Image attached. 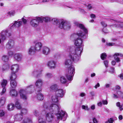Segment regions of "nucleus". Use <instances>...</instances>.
I'll return each mask as SVG.
<instances>
[{
	"mask_svg": "<svg viewBox=\"0 0 123 123\" xmlns=\"http://www.w3.org/2000/svg\"><path fill=\"white\" fill-rule=\"evenodd\" d=\"M65 49L67 52L68 55L64 62L65 66L66 68L73 66L72 65L73 62H78L80 60V56L79 55V57L78 58L75 55V54L72 53L70 50H68L66 48Z\"/></svg>",
	"mask_w": 123,
	"mask_h": 123,
	"instance_id": "3",
	"label": "nucleus"
},
{
	"mask_svg": "<svg viewBox=\"0 0 123 123\" xmlns=\"http://www.w3.org/2000/svg\"><path fill=\"white\" fill-rule=\"evenodd\" d=\"M92 120L94 123H97L98 122L97 119L95 117L93 118Z\"/></svg>",
	"mask_w": 123,
	"mask_h": 123,
	"instance_id": "58",
	"label": "nucleus"
},
{
	"mask_svg": "<svg viewBox=\"0 0 123 123\" xmlns=\"http://www.w3.org/2000/svg\"><path fill=\"white\" fill-rule=\"evenodd\" d=\"M14 106L13 104H8L7 106V108L8 110L11 111L13 110Z\"/></svg>",
	"mask_w": 123,
	"mask_h": 123,
	"instance_id": "32",
	"label": "nucleus"
},
{
	"mask_svg": "<svg viewBox=\"0 0 123 123\" xmlns=\"http://www.w3.org/2000/svg\"><path fill=\"white\" fill-rule=\"evenodd\" d=\"M119 107V109H120V111H122L123 110V105H120Z\"/></svg>",
	"mask_w": 123,
	"mask_h": 123,
	"instance_id": "60",
	"label": "nucleus"
},
{
	"mask_svg": "<svg viewBox=\"0 0 123 123\" xmlns=\"http://www.w3.org/2000/svg\"><path fill=\"white\" fill-rule=\"evenodd\" d=\"M90 17L92 18H94L96 16L94 14H91L90 15Z\"/></svg>",
	"mask_w": 123,
	"mask_h": 123,
	"instance_id": "63",
	"label": "nucleus"
},
{
	"mask_svg": "<svg viewBox=\"0 0 123 123\" xmlns=\"http://www.w3.org/2000/svg\"><path fill=\"white\" fill-rule=\"evenodd\" d=\"M15 119L17 121L22 120L23 117L22 115L20 114H18L14 116Z\"/></svg>",
	"mask_w": 123,
	"mask_h": 123,
	"instance_id": "24",
	"label": "nucleus"
},
{
	"mask_svg": "<svg viewBox=\"0 0 123 123\" xmlns=\"http://www.w3.org/2000/svg\"><path fill=\"white\" fill-rule=\"evenodd\" d=\"M44 76L45 78L47 79H49L53 77V75L51 73H47L45 74Z\"/></svg>",
	"mask_w": 123,
	"mask_h": 123,
	"instance_id": "27",
	"label": "nucleus"
},
{
	"mask_svg": "<svg viewBox=\"0 0 123 123\" xmlns=\"http://www.w3.org/2000/svg\"><path fill=\"white\" fill-rule=\"evenodd\" d=\"M53 21L55 22L56 24L58 22V20L57 19L54 18L53 19Z\"/></svg>",
	"mask_w": 123,
	"mask_h": 123,
	"instance_id": "61",
	"label": "nucleus"
},
{
	"mask_svg": "<svg viewBox=\"0 0 123 123\" xmlns=\"http://www.w3.org/2000/svg\"><path fill=\"white\" fill-rule=\"evenodd\" d=\"M21 112L22 115L25 114L27 112V110L25 108H23L21 109Z\"/></svg>",
	"mask_w": 123,
	"mask_h": 123,
	"instance_id": "42",
	"label": "nucleus"
},
{
	"mask_svg": "<svg viewBox=\"0 0 123 123\" xmlns=\"http://www.w3.org/2000/svg\"><path fill=\"white\" fill-rule=\"evenodd\" d=\"M34 115L36 116H37L39 115V113L38 111L37 110H35L34 111Z\"/></svg>",
	"mask_w": 123,
	"mask_h": 123,
	"instance_id": "53",
	"label": "nucleus"
},
{
	"mask_svg": "<svg viewBox=\"0 0 123 123\" xmlns=\"http://www.w3.org/2000/svg\"><path fill=\"white\" fill-rule=\"evenodd\" d=\"M114 26L118 28H123V23H118L117 24L114 25Z\"/></svg>",
	"mask_w": 123,
	"mask_h": 123,
	"instance_id": "38",
	"label": "nucleus"
},
{
	"mask_svg": "<svg viewBox=\"0 0 123 123\" xmlns=\"http://www.w3.org/2000/svg\"><path fill=\"white\" fill-rule=\"evenodd\" d=\"M22 21H15L13 23H12L10 25L11 27H18L20 26L22 24Z\"/></svg>",
	"mask_w": 123,
	"mask_h": 123,
	"instance_id": "17",
	"label": "nucleus"
},
{
	"mask_svg": "<svg viewBox=\"0 0 123 123\" xmlns=\"http://www.w3.org/2000/svg\"><path fill=\"white\" fill-rule=\"evenodd\" d=\"M10 95L12 96H16L18 95L17 92L14 89H12L10 91Z\"/></svg>",
	"mask_w": 123,
	"mask_h": 123,
	"instance_id": "28",
	"label": "nucleus"
},
{
	"mask_svg": "<svg viewBox=\"0 0 123 123\" xmlns=\"http://www.w3.org/2000/svg\"><path fill=\"white\" fill-rule=\"evenodd\" d=\"M14 42L13 40L12 39L9 40L7 43L6 46L8 49H11L14 46Z\"/></svg>",
	"mask_w": 123,
	"mask_h": 123,
	"instance_id": "16",
	"label": "nucleus"
},
{
	"mask_svg": "<svg viewBox=\"0 0 123 123\" xmlns=\"http://www.w3.org/2000/svg\"><path fill=\"white\" fill-rule=\"evenodd\" d=\"M31 119L27 117H24L22 121V123H32Z\"/></svg>",
	"mask_w": 123,
	"mask_h": 123,
	"instance_id": "20",
	"label": "nucleus"
},
{
	"mask_svg": "<svg viewBox=\"0 0 123 123\" xmlns=\"http://www.w3.org/2000/svg\"><path fill=\"white\" fill-rule=\"evenodd\" d=\"M11 35V33L7 30L2 31L0 34V43L1 42V39L3 41L6 40V38L9 37Z\"/></svg>",
	"mask_w": 123,
	"mask_h": 123,
	"instance_id": "6",
	"label": "nucleus"
},
{
	"mask_svg": "<svg viewBox=\"0 0 123 123\" xmlns=\"http://www.w3.org/2000/svg\"><path fill=\"white\" fill-rule=\"evenodd\" d=\"M19 93L20 98L24 100H26L28 98L27 92L25 90L21 89L19 92Z\"/></svg>",
	"mask_w": 123,
	"mask_h": 123,
	"instance_id": "10",
	"label": "nucleus"
},
{
	"mask_svg": "<svg viewBox=\"0 0 123 123\" xmlns=\"http://www.w3.org/2000/svg\"><path fill=\"white\" fill-rule=\"evenodd\" d=\"M5 114L4 111L3 110H0V117H2L4 116Z\"/></svg>",
	"mask_w": 123,
	"mask_h": 123,
	"instance_id": "43",
	"label": "nucleus"
},
{
	"mask_svg": "<svg viewBox=\"0 0 123 123\" xmlns=\"http://www.w3.org/2000/svg\"><path fill=\"white\" fill-rule=\"evenodd\" d=\"M41 92L38 91V92L37 91H36V93L37 95L36 97L39 100H42L43 99V95L41 93Z\"/></svg>",
	"mask_w": 123,
	"mask_h": 123,
	"instance_id": "21",
	"label": "nucleus"
},
{
	"mask_svg": "<svg viewBox=\"0 0 123 123\" xmlns=\"http://www.w3.org/2000/svg\"><path fill=\"white\" fill-rule=\"evenodd\" d=\"M117 94L119 96V98L121 97L123 99V92L120 91H119L117 92Z\"/></svg>",
	"mask_w": 123,
	"mask_h": 123,
	"instance_id": "45",
	"label": "nucleus"
},
{
	"mask_svg": "<svg viewBox=\"0 0 123 123\" xmlns=\"http://www.w3.org/2000/svg\"><path fill=\"white\" fill-rule=\"evenodd\" d=\"M7 15L10 16H14L15 14V12L14 11H11L8 12L7 13Z\"/></svg>",
	"mask_w": 123,
	"mask_h": 123,
	"instance_id": "37",
	"label": "nucleus"
},
{
	"mask_svg": "<svg viewBox=\"0 0 123 123\" xmlns=\"http://www.w3.org/2000/svg\"><path fill=\"white\" fill-rule=\"evenodd\" d=\"M22 20L24 24H25L27 23V21L24 18H22Z\"/></svg>",
	"mask_w": 123,
	"mask_h": 123,
	"instance_id": "52",
	"label": "nucleus"
},
{
	"mask_svg": "<svg viewBox=\"0 0 123 123\" xmlns=\"http://www.w3.org/2000/svg\"><path fill=\"white\" fill-rule=\"evenodd\" d=\"M14 57L15 59L18 62L22 61L23 59V55L20 53H17L14 55Z\"/></svg>",
	"mask_w": 123,
	"mask_h": 123,
	"instance_id": "14",
	"label": "nucleus"
},
{
	"mask_svg": "<svg viewBox=\"0 0 123 123\" xmlns=\"http://www.w3.org/2000/svg\"><path fill=\"white\" fill-rule=\"evenodd\" d=\"M114 121L113 119L112 118H110L108 120V121L110 123H112Z\"/></svg>",
	"mask_w": 123,
	"mask_h": 123,
	"instance_id": "50",
	"label": "nucleus"
},
{
	"mask_svg": "<svg viewBox=\"0 0 123 123\" xmlns=\"http://www.w3.org/2000/svg\"><path fill=\"white\" fill-rule=\"evenodd\" d=\"M114 68L113 67H111L110 68V71L111 73H113L114 72Z\"/></svg>",
	"mask_w": 123,
	"mask_h": 123,
	"instance_id": "48",
	"label": "nucleus"
},
{
	"mask_svg": "<svg viewBox=\"0 0 123 123\" xmlns=\"http://www.w3.org/2000/svg\"><path fill=\"white\" fill-rule=\"evenodd\" d=\"M6 98L5 97H2L0 99V107L3 106L5 101Z\"/></svg>",
	"mask_w": 123,
	"mask_h": 123,
	"instance_id": "31",
	"label": "nucleus"
},
{
	"mask_svg": "<svg viewBox=\"0 0 123 123\" xmlns=\"http://www.w3.org/2000/svg\"><path fill=\"white\" fill-rule=\"evenodd\" d=\"M17 78V76L14 73H12V75L10 77V80L11 81L15 80Z\"/></svg>",
	"mask_w": 123,
	"mask_h": 123,
	"instance_id": "33",
	"label": "nucleus"
},
{
	"mask_svg": "<svg viewBox=\"0 0 123 123\" xmlns=\"http://www.w3.org/2000/svg\"><path fill=\"white\" fill-rule=\"evenodd\" d=\"M42 70L39 68H36L32 73L31 75L35 77L38 78L41 77Z\"/></svg>",
	"mask_w": 123,
	"mask_h": 123,
	"instance_id": "7",
	"label": "nucleus"
},
{
	"mask_svg": "<svg viewBox=\"0 0 123 123\" xmlns=\"http://www.w3.org/2000/svg\"><path fill=\"white\" fill-rule=\"evenodd\" d=\"M10 85L12 88H15L17 86V83L15 80H12L10 81Z\"/></svg>",
	"mask_w": 123,
	"mask_h": 123,
	"instance_id": "30",
	"label": "nucleus"
},
{
	"mask_svg": "<svg viewBox=\"0 0 123 123\" xmlns=\"http://www.w3.org/2000/svg\"><path fill=\"white\" fill-rule=\"evenodd\" d=\"M37 19L41 23H43V21L47 22L50 20V18L48 17H39V18H37Z\"/></svg>",
	"mask_w": 123,
	"mask_h": 123,
	"instance_id": "15",
	"label": "nucleus"
},
{
	"mask_svg": "<svg viewBox=\"0 0 123 123\" xmlns=\"http://www.w3.org/2000/svg\"><path fill=\"white\" fill-rule=\"evenodd\" d=\"M39 123H46V122L42 118L39 117Z\"/></svg>",
	"mask_w": 123,
	"mask_h": 123,
	"instance_id": "44",
	"label": "nucleus"
},
{
	"mask_svg": "<svg viewBox=\"0 0 123 123\" xmlns=\"http://www.w3.org/2000/svg\"><path fill=\"white\" fill-rule=\"evenodd\" d=\"M34 86L33 85H30L26 87L25 89L27 90L28 88H34Z\"/></svg>",
	"mask_w": 123,
	"mask_h": 123,
	"instance_id": "49",
	"label": "nucleus"
},
{
	"mask_svg": "<svg viewBox=\"0 0 123 123\" xmlns=\"http://www.w3.org/2000/svg\"><path fill=\"white\" fill-rule=\"evenodd\" d=\"M56 95H53L52 97V100L53 102L55 103H56L58 102L59 100L58 98Z\"/></svg>",
	"mask_w": 123,
	"mask_h": 123,
	"instance_id": "29",
	"label": "nucleus"
},
{
	"mask_svg": "<svg viewBox=\"0 0 123 123\" xmlns=\"http://www.w3.org/2000/svg\"><path fill=\"white\" fill-rule=\"evenodd\" d=\"M67 68L68 69L66 71V76L68 80L71 81L73 80L75 68L73 66Z\"/></svg>",
	"mask_w": 123,
	"mask_h": 123,
	"instance_id": "4",
	"label": "nucleus"
},
{
	"mask_svg": "<svg viewBox=\"0 0 123 123\" xmlns=\"http://www.w3.org/2000/svg\"><path fill=\"white\" fill-rule=\"evenodd\" d=\"M75 24L77 27L83 30L85 33H88V31L87 29L85 27L83 24L79 23L77 22H75Z\"/></svg>",
	"mask_w": 123,
	"mask_h": 123,
	"instance_id": "13",
	"label": "nucleus"
},
{
	"mask_svg": "<svg viewBox=\"0 0 123 123\" xmlns=\"http://www.w3.org/2000/svg\"><path fill=\"white\" fill-rule=\"evenodd\" d=\"M44 108L48 109L50 112L46 113V120L48 122H50L54 118V114L55 115L58 119L65 121L67 117V113L60 109V106L58 104H52L49 106L48 104L44 103L43 106Z\"/></svg>",
	"mask_w": 123,
	"mask_h": 123,
	"instance_id": "1",
	"label": "nucleus"
},
{
	"mask_svg": "<svg viewBox=\"0 0 123 123\" xmlns=\"http://www.w3.org/2000/svg\"><path fill=\"white\" fill-rule=\"evenodd\" d=\"M108 21H110L112 22H116V21H115V20H114L112 18H110L108 19Z\"/></svg>",
	"mask_w": 123,
	"mask_h": 123,
	"instance_id": "54",
	"label": "nucleus"
},
{
	"mask_svg": "<svg viewBox=\"0 0 123 123\" xmlns=\"http://www.w3.org/2000/svg\"><path fill=\"white\" fill-rule=\"evenodd\" d=\"M2 59L4 62H7L9 60V57L8 56L4 55L2 58Z\"/></svg>",
	"mask_w": 123,
	"mask_h": 123,
	"instance_id": "35",
	"label": "nucleus"
},
{
	"mask_svg": "<svg viewBox=\"0 0 123 123\" xmlns=\"http://www.w3.org/2000/svg\"><path fill=\"white\" fill-rule=\"evenodd\" d=\"M117 55H115V54L113 55V57L115 60L117 62H120V60L119 57H117V56H116Z\"/></svg>",
	"mask_w": 123,
	"mask_h": 123,
	"instance_id": "40",
	"label": "nucleus"
},
{
	"mask_svg": "<svg viewBox=\"0 0 123 123\" xmlns=\"http://www.w3.org/2000/svg\"><path fill=\"white\" fill-rule=\"evenodd\" d=\"M15 106L18 109H20L21 108V106L19 104L18 100H16L15 101Z\"/></svg>",
	"mask_w": 123,
	"mask_h": 123,
	"instance_id": "34",
	"label": "nucleus"
},
{
	"mask_svg": "<svg viewBox=\"0 0 123 123\" xmlns=\"http://www.w3.org/2000/svg\"><path fill=\"white\" fill-rule=\"evenodd\" d=\"M101 24L102 26L105 27H106L107 26V25L104 22H101Z\"/></svg>",
	"mask_w": 123,
	"mask_h": 123,
	"instance_id": "55",
	"label": "nucleus"
},
{
	"mask_svg": "<svg viewBox=\"0 0 123 123\" xmlns=\"http://www.w3.org/2000/svg\"><path fill=\"white\" fill-rule=\"evenodd\" d=\"M38 17H36L35 18L31 20L30 21V24L31 26L33 27H36L39 25V24L40 22L37 19Z\"/></svg>",
	"mask_w": 123,
	"mask_h": 123,
	"instance_id": "8",
	"label": "nucleus"
},
{
	"mask_svg": "<svg viewBox=\"0 0 123 123\" xmlns=\"http://www.w3.org/2000/svg\"><path fill=\"white\" fill-rule=\"evenodd\" d=\"M7 83V81L6 80L4 79L1 83L2 87L3 88L2 91L0 92V95H2L6 92V90L5 88L6 86Z\"/></svg>",
	"mask_w": 123,
	"mask_h": 123,
	"instance_id": "12",
	"label": "nucleus"
},
{
	"mask_svg": "<svg viewBox=\"0 0 123 123\" xmlns=\"http://www.w3.org/2000/svg\"><path fill=\"white\" fill-rule=\"evenodd\" d=\"M19 66L18 65L15 64L13 65L11 67V70L13 72V73H16L17 72L18 70Z\"/></svg>",
	"mask_w": 123,
	"mask_h": 123,
	"instance_id": "19",
	"label": "nucleus"
},
{
	"mask_svg": "<svg viewBox=\"0 0 123 123\" xmlns=\"http://www.w3.org/2000/svg\"><path fill=\"white\" fill-rule=\"evenodd\" d=\"M102 102L104 105H107L108 104L107 101L106 100H103Z\"/></svg>",
	"mask_w": 123,
	"mask_h": 123,
	"instance_id": "57",
	"label": "nucleus"
},
{
	"mask_svg": "<svg viewBox=\"0 0 123 123\" xmlns=\"http://www.w3.org/2000/svg\"><path fill=\"white\" fill-rule=\"evenodd\" d=\"M104 64L105 67L107 68L108 67V62L107 61H105L104 62Z\"/></svg>",
	"mask_w": 123,
	"mask_h": 123,
	"instance_id": "47",
	"label": "nucleus"
},
{
	"mask_svg": "<svg viewBox=\"0 0 123 123\" xmlns=\"http://www.w3.org/2000/svg\"><path fill=\"white\" fill-rule=\"evenodd\" d=\"M60 80L61 82L63 84L67 82V80L64 76H61L60 77Z\"/></svg>",
	"mask_w": 123,
	"mask_h": 123,
	"instance_id": "36",
	"label": "nucleus"
},
{
	"mask_svg": "<svg viewBox=\"0 0 123 123\" xmlns=\"http://www.w3.org/2000/svg\"><path fill=\"white\" fill-rule=\"evenodd\" d=\"M106 54L105 53H104L101 54L100 57L102 59L104 60L106 58Z\"/></svg>",
	"mask_w": 123,
	"mask_h": 123,
	"instance_id": "41",
	"label": "nucleus"
},
{
	"mask_svg": "<svg viewBox=\"0 0 123 123\" xmlns=\"http://www.w3.org/2000/svg\"><path fill=\"white\" fill-rule=\"evenodd\" d=\"M81 107L85 111H89L90 110V108L88 107L87 105H82Z\"/></svg>",
	"mask_w": 123,
	"mask_h": 123,
	"instance_id": "39",
	"label": "nucleus"
},
{
	"mask_svg": "<svg viewBox=\"0 0 123 123\" xmlns=\"http://www.w3.org/2000/svg\"><path fill=\"white\" fill-rule=\"evenodd\" d=\"M59 27L64 30H68L71 27V25L70 23L67 21L63 20L61 21L59 25Z\"/></svg>",
	"mask_w": 123,
	"mask_h": 123,
	"instance_id": "5",
	"label": "nucleus"
},
{
	"mask_svg": "<svg viewBox=\"0 0 123 123\" xmlns=\"http://www.w3.org/2000/svg\"><path fill=\"white\" fill-rule=\"evenodd\" d=\"M80 11L83 13L84 14L86 13V12L84 9H80Z\"/></svg>",
	"mask_w": 123,
	"mask_h": 123,
	"instance_id": "64",
	"label": "nucleus"
},
{
	"mask_svg": "<svg viewBox=\"0 0 123 123\" xmlns=\"http://www.w3.org/2000/svg\"><path fill=\"white\" fill-rule=\"evenodd\" d=\"M43 53V54L47 55L50 52L49 49L47 47H43L42 49Z\"/></svg>",
	"mask_w": 123,
	"mask_h": 123,
	"instance_id": "23",
	"label": "nucleus"
},
{
	"mask_svg": "<svg viewBox=\"0 0 123 123\" xmlns=\"http://www.w3.org/2000/svg\"><path fill=\"white\" fill-rule=\"evenodd\" d=\"M115 43H108L106 44L107 45L109 46H113L114 45Z\"/></svg>",
	"mask_w": 123,
	"mask_h": 123,
	"instance_id": "51",
	"label": "nucleus"
},
{
	"mask_svg": "<svg viewBox=\"0 0 123 123\" xmlns=\"http://www.w3.org/2000/svg\"><path fill=\"white\" fill-rule=\"evenodd\" d=\"M100 86V84L99 83H98L96 85L94 86V87L97 89V87H99Z\"/></svg>",
	"mask_w": 123,
	"mask_h": 123,
	"instance_id": "62",
	"label": "nucleus"
},
{
	"mask_svg": "<svg viewBox=\"0 0 123 123\" xmlns=\"http://www.w3.org/2000/svg\"><path fill=\"white\" fill-rule=\"evenodd\" d=\"M43 84V81L41 79H38L36 81L35 83V85L37 87L36 89V91H37L38 92V91H41L42 90L41 87Z\"/></svg>",
	"mask_w": 123,
	"mask_h": 123,
	"instance_id": "9",
	"label": "nucleus"
},
{
	"mask_svg": "<svg viewBox=\"0 0 123 123\" xmlns=\"http://www.w3.org/2000/svg\"><path fill=\"white\" fill-rule=\"evenodd\" d=\"M115 55H117L116 56H119L120 57H123V55L121 53H115Z\"/></svg>",
	"mask_w": 123,
	"mask_h": 123,
	"instance_id": "56",
	"label": "nucleus"
},
{
	"mask_svg": "<svg viewBox=\"0 0 123 123\" xmlns=\"http://www.w3.org/2000/svg\"><path fill=\"white\" fill-rule=\"evenodd\" d=\"M88 9L89 10L91 9L92 8V6L91 4H89L87 6Z\"/></svg>",
	"mask_w": 123,
	"mask_h": 123,
	"instance_id": "59",
	"label": "nucleus"
},
{
	"mask_svg": "<svg viewBox=\"0 0 123 123\" xmlns=\"http://www.w3.org/2000/svg\"><path fill=\"white\" fill-rule=\"evenodd\" d=\"M42 47V44L40 42L37 43L34 46L35 49L36 51H39L40 50Z\"/></svg>",
	"mask_w": 123,
	"mask_h": 123,
	"instance_id": "25",
	"label": "nucleus"
},
{
	"mask_svg": "<svg viewBox=\"0 0 123 123\" xmlns=\"http://www.w3.org/2000/svg\"><path fill=\"white\" fill-rule=\"evenodd\" d=\"M71 37L74 39V44L77 46L76 48L74 46H68L66 48L68 50H69L72 53H74L79 57V55L81 56V54L82 52V47L83 46L82 40L86 38V37L85 34L82 31H78L77 34H74L72 35Z\"/></svg>",
	"mask_w": 123,
	"mask_h": 123,
	"instance_id": "2",
	"label": "nucleus"
},
{
	"mask_svg": "<svg viewBox=\"0 0 123 123\" xmlns=\"http://www.w3.org/2000/svg\"><path fill=\"white\" fill-rule=\"evenodd\" d=\"M58 89V86L56 84L51 85L50 88V91H54L55 92Z\"/></svg>",
	"mask_w": 123,
	"mask_h": 123,
	"instance_id": "26",
	"label": "nucleus"
},
{
	"mask_svg": "<svg viewBox=\"0 0 123 123\" xmlns=\"http://www.w3.org/2000/svg\"><path fill=\"white\" fill-rule=\"evenodd\" d=\"M63 90L62 89H58L55 92V95L59 97H62L64 95Z\"/></svg>",
	"mask_w": 123,
	"mask_h": 123,
	"instance_id": "18",
	"label": "nucleus"
},
{
	"mask_svg": "<svg viewBox=\"0 0 123 123\" xmlns=\"http://www.w3.org/2000/svg\"><path fill=\"white\" fill-rule=\"evenodd\" d=\"M56 61L53 60H51L48 62L47 65L49 68L54 69L56 68Z\"/></svg>",
	"mask_w": 123,
	"mask_h": 123,
	"instance_id": "11",
	"label": "nucleus"
},
{
	"mask_svg": "<svg viewBox=\"0 0 123 123\" xmlns=\"http://www.w3.org/2000/svg\"><path fill=\"white\" fill-rule=\"evenodd\" d=\"M36 51L34 46H32L28 49V53L29 55H32L34 54Z\"/></svg>",
	"mask_w": 123,
	"mask_h": 123,
	"instance_id": "22",
	"label": "nucleus"
},
{
	"mask_svg": "<svg viewBox=\"0 0 123 123\" xmlns=\"http://www.w3.org/2000/svg\"><path fill=\"white\" fill-rule=\"evenodd\" d=\"M112 97L114 99H117L119 98V96L117 94H114Z\"/></svg>",
	"mask_w": 123,
	"mask_h": 123,
	"instance_id": "46",
	"label": "nucleus"
}]
</instances>
